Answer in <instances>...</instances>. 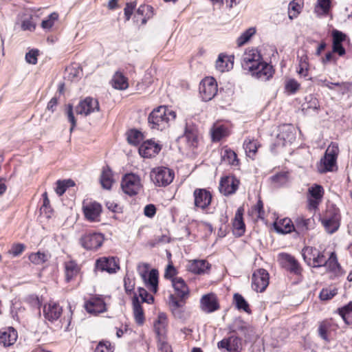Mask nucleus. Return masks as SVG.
<instances>
[{
  "mask_svg": "<svg viewBox=\"0 0 352 352\" xmlns=\"http://www.w3.org/2000/svg\"><path fill=\"white\" fill-rule=\"evenodd\" d=\"M280 263L282 266L295 275H300L302 272V267L298 261L292 255L289 254H282L280 255Z\"/></svg>",
  "mask_w": 352,
  "mask_h": 352,
  "instance_id": "nucleus-16",
  "label": "nucleus"
},
{
  "mask_svg": "<svg viewBox=\"0 0 352 352\" xmlns=\"http://www.w3.org/2000/svg\"><path fill=\"white\" fill-rule=\"evenodd\" d=\"M83 212L85 218L89 221H98L99 217L102 212V206L100 204L94 201L83 204Z\"/></svg>",
  "mask_w": 352,
  "mask_h": 352,
  "instance_id": "nucleus-21",
  "label": "nucleus"
},
{
  "mask_svg": "<svg viewBox=\"0 0 352 352\" xmlns=\"http://www.w3.org/2000/svg\"><path fill=\"white\" fill-rule=\"evenodd\" d=\"M256 30L253 28L246 30L241 35L237 38L238 46H242L247 43L250 38L255 34Z\"/></svg>",
  "mask_w": 352,
  "mask_h": 352,
  "instance_id": "nucleus-52",
  "label": "nucleus"
},
{
  "mask_svg": "<svg viewBox=\"0 0 352 352\" xmlns=\"http://www.w3.org/2000/svg\"><path fill=\"white\" fill-rule=\"evenodd\" d=\"M195 206L202 210L208 207L212 201V194L205 188H196L193 192Z\"/></svg>",
  "mask_w": 352,
  "mask_h": 352,
  "instance_id": "nucleus-14",
  "label": "nucleus"
},
{
  "mask_svg": "<svg viewBox=\"0 0 352 352\" xmlns=\"http://www.w3.org/2000/svg\"><path fill=\"white\" fill-rule=\"evenodd\" d=\"M337 325L332 319L324 320L318 324V333L319 337L327 342L331 341L330 335L332 331L336 329Z\"/></svg>",
  "mask_w": 352,
  "mask_h": 352,
  "instance_id": "nucleus-23",
  "label": "nucleus"
},
{
  "mask_svg": "<svg viewBox=\"0 0 352 352\" xmlns=\"http://www.w3.org/2000/svg\"><path fill=\"white\" fill-rule=\"evenodd\" d=\"M239 180L234 176H226L221 179L219 191L225 196L234 194L239 188Z\"/></svg>",
  "mask_w": 352,
  "mask_h": 352,
  "instance_id": "nucleus-12",
  "label": "nucleus"
},
{
  "mask_svg": "<svg viewBox=\"0 0 352 352\" xmlns=\"http://www.w3.org/2000/svg\"><path fill=\"white\" fill-rule=\"evenodd\" d=\"M161 146L152 140L144 142L139 148V153L144 158L155 157L161 151Z\"/></svg>",
  "mask_w": 352,
  "mask_h": 352,
  "instance_id": "nucleus-17",
  "label": "nucleus"
},
{
  "mask_svg": "<svg viewBox=\"0 0 352 352\" xmlns=\"http://www.w3.org/2000/svg\"><path fill=\"white\" fill-rule=\"evenodd\" d=\"M34 15H31L28 19H24L21 23V29L23 30L34 31L36 23L33 20Z\"/></svg>",
  "mask_w": 352,
  "mask_h": 352,
  "instance_id": "nucleus-57",
  "label": "nucleus"
},
{
  "mask_svg": "<svg viewBox=\"0 0 352 352\" xmlns=\"http://www.w3.org/2000/svg\"><path fill=\"white\" fill-rule=\"evenodd\" d=\"M162 316H159V319L154 324L155 332L159 338L163 337L166 333V322L165 318L162 320Z\"/></svg>",
  "mask_w": 352,
  "mask_h": 352,
  "instance_id": "nucleus-50",
  "label": "nucleus"
},
{
  "mask_svg": "<svg viewBox=\"0 0 352 352\" xmlns=\"http://www.w3.org/2000/svg\"><path fill=\"white\" fill-rule=\"evenodd\" d=\"M326 263V259L324 254L318 251V254H316L314 258H313L311 264L309 265L313 267H320L322 266H324Z\"/></svg>",
  "mask_w": 352,
  "mask_h": 352,
  "instance_id": "nucleus-54",
  "label": "nucleus"
},
{
  "mask_svg": "<svg viewBox=\"0 0 352 352\" xmlns=\"http://www.w3.org/2000/svg\"><path fill=\"white\" fill-rule=\"evenodd\" d=\"M299 64L297 72L303 77H307L309 69L308 57L306 54H303L298 57Z\"/></svg>",
  "mask_w": 352,
  "mask_h": 352,
  "instance_id": "nucleus-45",
  "label": "nucleus"
},
{
  "mask_svg": "<svg viewBox=\"0 0 352 352\" xmlns=\"http://www.w3.org/2000/svg\"><path fill=\"white\" fill-rule=\"evenodd\" d=\"M63 266L65 279L67 283H69L72 280L75 279L80 274L81 270L80 266L77 263L76 261L72 259L68 261H65L63 264Z\"/></svg>",
  "mask_w": 352,
  "mask_h": 352,
  "instance_id": "nucleus-24",
  "label": "nucleus"
},
{
  "mask_svg": "<svg viewBox=\"0 0 352 352\" xmlns=\"http://www.w3.org/2000/svg\"><path fill=\"white\" fill-rule=\"evenodd\" d=\"M121 188L130 197L138 195L142 188L140 176L134 173L125 174L121 181Z\"/></svg>",
  "mask_w": 352,
  "mask_h": 352,
  "instance_id": "nucleus-5",
  "label": "nucleus"
},
{
  "mask_svg": "<svg viewBox=\"0 0 352 352\" xmlns=\"http://www.w3.org/2000/svg\"><path fill=\"white\" fill-rule=\"evenodd\" d=\"M233 298L235 306L238 309L243 310L245 312L248 314L251 313L249 304L241 294L237 293L234 294Z\"/></svg>",
  "mask_w": 352,
  "mask_h": 352,
  "instance_id": "nucleus-44",
  "label": "nucleus"
},
{
  "mask_svg": "<svg viewBox=\"0 0 352 352\" xmlns=\"http://www.w3.org/2000/svg\"><path fill=\"white\" fill-rule=\"evenodd\" d=\"M200 307L206 313H212L219 309L217 297L213 294H205L200 300Z\"/></svg>",
  "mask_w": 352,
  "mask_h": 352,
  "instance_id": "nucleus-22",
  "label": "nucleus"
},
{
  "mask_svg": "<svg viewBox=\"0 0 352 352\" xmlns=\"http://www.w3.org/2000/svg\"><path fill=\"white\" fill-rule=\"evenodd\" d=\"M243 208L239 207L235 213L234 219L232 222L234 233L238 236L243 235L245 231V225L243 218Z\"/></svg>",
  "mask_w": 352,
  "mask_h": 352,
  "instance_id": "nucleus-29",
  "label": "nucleus"
},
{
  "mask_svg": "<svg viewBox=\"0 0 352 352\" xmlns=\"http://www.w3.org/2000/svg\"><path fill=\"white\" fill-rule=\"evenodd\" d=\"M58 19V14L56 12H52L51 13L47 18L43 19L41 22V28L45 30L48 31L50 30L53 25H54V23Z\"/></svg>",
  "mask_w": 352,
  "mask_h": 352,
  "instance_id": "nucleus-49",
  "label": "nucleus"
},
{
  "mask_svg": "<svg viewBox=\"0 0 352 352\" xmlns=\"http://www.w3.org/2000/svg\"><path fill=\"white\" fill-rule=\"evenodd\" d=\"M50 257V256L48 254L38 251L35 253H31L29 255V260L33 264L39 265L47 262Z\"/></svg>",
  "mask_w": 352,
  "mask_h": 352,
  "instance_id": "nucleus-42",
  "label": "nucleus"
},
{
  "mask_svg": "<svg viewBox=\"0 0 352 352\" xmlns=\"http://www.w3.org/2000/svg\"><path fill=\"white\" fill-rule=\"evenodd\" d=\"M222 160L232 166H238L239 160L236 153L230 148H226L221 155Z\"/></svg>",
  "mask_w": 352,
  "mask_h": 352,
  "instance_id": "nucleus-41",
  "label": "nucleus"
},
{
  "mask_svg": "<svg viewBox=\"0 0 352 352\" xmlns=\"http://www.w3.org/2000/svg\"><path fill=\"white\" fill-rule=\"evenodd\" d=\"M338 314L347 324H352V302L338 309Z\"/></svg>",
  "mask_w": 352,
  "mask_h": 352,
  "instance_id": "nucleus-40",
  "label": "nucleus"
},
{
  "mask_svg": "<svg viewBox=\"0 0 352 352\" xmlns=\"http://www.w3.org/2000/svg\"><path fill=\"white\" fill-rule=\"evenodd\" d=\"M184 137L190 147L196 148L198 145V129L193 124L186 123L184 130Z\"/></svg>",
  "mask_w": 352,
  "mask_h": 352,
  "instance_id": "nucleus-28",
  "label": "nucleus"
},
{
  "mask_svg": "<svg viewBox=\"0 0 352 352\" xmlns=\"http://www.w3.org/2000/svg\"><path fill=\"white\" fill-rule=\"evenodd\" d=\"M333 43H342L346 39V35L338 30H333L331 33Z\"/></svg>",
  "mask_w": 352,
  "mask_h": 352,
  "instance_id": "nucleus-61",
  "label": "nucleus"
},
{
  "mask_svg": "<svg viewBox=\"0 0 352 352\" xmlns=\"http://www.w3.org/2000/svg\"><path fill=\"white\" fill-rule=\"evenodd\" d=\"M104 236L101 233H85L80 239V243L83 248L87 250H97L103 243Z\"/></svg>",
  "mask_w": 352,
  "mask_h": 352,
  "instance_id": "nucleus-8",
  "label": "nucleus"
},
{
  "mask_svg": "<svg viewBox=\"0 0 352 352\" xmlns=\"http://www.w3.org/2000/svg\"><path fill=\"white\" fill-rule=\"evenodd\" d=\"M25 246L23 243L13 244L10 252L14 256H17L20 255L21 254H22V252L25 250Z\"/></svg>",
  "mask_w": 352,
  "mask_h": 352,
  "instance_id": "nucleus-64",
  "label": "nucleus"
},
{
  "mask_svg": "<svg viewBox=\"0 0 352 352\" xmlns=\"http://www.w3.org/2000/svg\"><path fill=\"white\" fill-rule=\"evenodd\" d=\"M99 109L98 101L91 97H87L85 99L80 101L76 107L77 114L84 115L85 116L95 111H98Z\"/></svg>",
  "mask_w": 352,
  "mask_h": 352,
  "instance_id": "nucleus-11",
  "label": "nucleus"
},
{
  "mask_svg": "<svg viewBox=\"0 0 352 352\" xmlns=\"http://www.w3.org/2000/svg\"><path fill=\"white\" fill-rule=\"evenodd\" d=\"M241 66L252 76L261 81H267L273 76V67L263 60V58L257 50L252 49L244 54Z\"/></svg>",
  "mask_w": 352,
  "mask_h": 352,
  "instance_id": "nucleus-1",
  "label": "nucleus"
},
{
  "mask_svg": "<svg viewBox=\"0 0 352 352\" xmlns=\"http://www.w3.org/2000/svg\"><path fill=\"white\" fill-rule=\"evenodd\" d=\"M62 311V307L58 303L54 301L49 302L43 307L44 317L50 322L57 320L60 318Z\"/></svg>",
  "mask_w": 352,
  "mask_h": 352,
  "instance_id": "nucleus-20",
  "label": "nucleus"
},
{
  "mask_svg": "<svg viewBox=\"0 0 352 352\" xmlns=\"http://www.w3.org/2000/svg\"><path fill=\"white\" fill-rule=\"evenodd\" d=\"M318 251L316 248L310 246H306L302 250V256L308 265L311 264L313 258L318 254Z\"/></svg>",
  "mask_w": 352,
  "mask_h": 352,
  "instance_id": "nucleus-47",
  "label": "nucleus"
},
{
  "mask_svg": "<svg viewBox=\"0 0 352 352\" xmlns=\"http://www.w3.org/2000/svg\"><path fill=\"white\" fill-rule=\"evenodd\" d=\"M96 268L101 272L115 273L119 269V265L114 257H103L96 262Z\"/></svg>",
  "mask_w": 352,
  "mask_h": 352,
  "instance_id": "nucleus-19",
  "label": "nucleus"
},
{
  "mask_svg": "<svg viewBox=\"0 0 352 352\" xmlns=\"http://www.w3.org/2000/svg\"><path fill=\"white\" fill-rule=\"evenodd\" d=\"M137 2L135 1H131L126 3V6L124 9V14L126 21H129L131 15L133 13L135 8H136Z\"/></svg>",
  "mask_w": 352,
  "mask_h": 352,
  "instance_id": "nucleus-60",
  "label": "nucleus"
},
{
  "mask_svg": "<svg viewBox=\"0 0 352 352\" xmlns=\"http://www.w3.org/2000/svg\"><path fill=\"white\" fill-rule=\"evenodd\" d=\"M338 294L336 288H324L321 290L319 297L322 300H329L333 298Z\"/></svg>",
  "mask_w": 352,
  "mask_h": 352,
  "instance_id": "nucleus-53",
  "label": "nucleus"
},
{
  "mask_svg": "<svg viewBox=\"0 0 352 352\" xmlns=\"http://www.w3.org/2000/svg\"><path fill=\"white\" fill-rule=\"evenodd\" d=\"M325 230L329 234L336 232L340 226V214L337 208L328 209L320 219Z\"/></svg>",
  "mask_w": 352,
  "mask_h": 352,
  "instance_id": "nucleus-6",
  "label": "nucleus"
},
{
  "mask_svg": "<svg viewBox=\"0 0 352 352\" xmlns=\"http://www.w3.org/2000/svg\"><path fill=\"white\" fill-rule=\"evenodd\" d=\"M113 346L109 341H100L96 347L95 352H113Z\"/></svg>",
  "mask_w": 352,
  "mask_h": 352,
  "instance_id": "nucleus-55",
  "label": "nucleus"
},
{
  "mask_svg": "<svg viewBox=\"0 0 352 352\" xmlns=\"http://www.w3.org/2000/svg\"><path fill=\"white\" fill-rule=\"evenodd\" d=\"M113 182V173L109 166L103 168L101 177L100 183L102 186L107 190L111 189Z\"/></svg>",
  "mask_w": 352,
  "mask_h": 352,
  "instance_id": "nucleus-37",
  "label": "nucleus"
},
{
  "mask_svg": "<svg viewBox=\"0 0 352 352\" xmlns=\"http://www.w3.org/2000/svg\"><path fill=\"white\" fill-rule=\"evenodd\" d=\"M176 118L175 111L166 106L155 108L148 115V124L151 129L164 131L169 127L170 123Z\"/></svg>",
  "mask_w": 352,
  "mask_h": 352,
  "instance_id": "nucleus-3",
  "label": "nucleus"
},
{
  "mask_svg": "<svg viewBox=\"0 0 352 352\" xmlns=\"http://www.w3.org/2000/svg\"><path fill=\"white\" fill-rule=\"evenodd\" d=\"M300 84L294 78H290L285 81V91L288 95L295 94L300 89Z\"/></svg>",
  "mask_w": 352,
  "mask_h": 352,
  "instance_id": "nucleus-46",
  "label": "nucleus"
},
{
  "mask_svg": "<svg viewBox=\"0 0 352 352\" xmlns=\"http://www.w3.org/2000/svg\"><path fill=\"white\" fill-rule=\"evenodd\" d=\"M330 271L337 272L340 269V265L339 264L337 258L336 254L331 252L328 260H326L324 265Z\"/></svg>",
  "mask_w": 352,
  "mask_h": 352,
  "instance_id": "nucleus-48",
  "label": "nucleus"
},
{
  "mask_svg": "<svg viewBox=\"0 0 352 352\" xmlns=\"http://www.w3.org/2000/svg\"><path fill=\"white\" fill-rule=\"evenodd\" d=\"M305 102L302 105V110L308 114L311 111L317 113L320 109L319 100L314 95H308L305 98Z\"/></svg>",
  "mask_w": 352,
  "mask_h": 352,
  "instance_id": "nucleus-34",
  "label": "nucleus"
},
{
  "mask_svg": "<svg viewBox=\"0 0 352 352\" xmlns=\"http://www.w3.org/2000/svg\"><path fill=\"white\" fill-rule=\"evenodd\" d=\"M150 177L153 184L159 187L169 185L175 177V173L169 168L159 166L152 169Z\"/></svg>",
  "mask_w": 352,
  "mask_h": 352,
  "instance_id": "nucleus-4",
  "label": "nucleus"
},
{
  "mask_svg": "<svg viewBox=\"0 0 352 352\" xmlns=\"http://www.w3.org/2000/svg\"><path fill=\"white\" fill-rule=\"evenodd\" d=\"M226 135V129L222 126L215 128L212 133V138L214 142H218Z\"/></svg>",
  "mask_w": 352,
  "mask_h": 352,
  "instance_id": "nucleus-56",
  "label": "nucleus"
},
{
  "mask_svg": "<svg viewBox=\"0 0 352 352\" xmlns=\"http://www.w3.org/2000/svg\"><path fill=\"white\" fill-rule=\"evenodd\" d=\"M39 54V51L36 49H32L30 50L28 52L25 54V60L27 63L32 64V65H36L37 63L38 60V56Z\"/></svg>",
  "mask_w": 352,
  "mask_h": 352,
  "instance_id": "nucleus-58",
  "label": "nucleus"
},
{
  "mask_svg": "<svg viewBox=\"0 0 352 352\" xmlns=\"http://www.w3.org/2000/svg\"><path fill=\"white\" fill-rule=\"evenodd\" d=\"M126 139L129 144L137 146L142 140V134L137 129H131L126 133Z\"/></svg>",
  "mask_w": 352,
  "mask_h": 352,
  "instance_id": "nucleus-43",
  "label": "nucleus"
},
{
  "mask_svg": "<svg viewBox=\"0 0 352 352\" xmlns=\"http://www.w3.org/2000/svg\"><path fill=\"white\" fill-rule=\"evenodd\" d=\"M269 280L270 275L266 270H256L252 276V289L256 292H263L269 285Z\"/></svg>",
  "mask_w": 352,
  "mask_h": 352,
  "instance_id": "nucleus-7",
  "label": "nucleus"
},
{
  "mask_svg": "<svg viewBox=\"0 0 352 352\" xmlns=\"http://www.w3.org/2000/svg\"><path fill=\"white\" fill-rule=\"evenodd\" d=\"M274 228L277 233L285 234L294 232V224L290 219L283 218L274 223Z\"/></svg>",
  "mask_w": 352,
  "mask_h": 352,
  "instance_id": "nucleus-30",
  "label": "nucleus"
},
{
  "mask_svg": "<svg viewBox=\"0 0 352 352\" xmlns=\"http://www.w3.org/2000/svg\"><path fill=\"white\" fill-rule=\"evenodd\" d=\"M259 146L260 145L256 140H250L249 138L245 139L243 142V148L245 149L246 155L248 157L253 159Z\"/></svg>",
  "mask_w": 352,
  "mask_h": 352,
  "instance_id": "nucleus-38",
  "label": "nucleus"
},
{
  "mask_svg": "<svg viewBox=\"0 0 352 352\" xmlns=\"http://www.w3.org/2000/svg\"><path fill=\"white\" fill-rule=\"evenodd\" d=\"M217 84L214 78L204 79L199 85V93L204 101L212 99L217 93Z\"/></svg>",
  "mask_w": 352,
  "mask_h": 352,
  "instance_id": "nucleus-9",
  "label": "nucleus"
},
{
  "mask_svg": "<svg viewBox=\"0 0 352 352\" xmlns=\"http://www.w3.org/2000/svg\"><path fill=\"white\" fill-rule=\"evenodd\" d=\"M172 285L175 294L169 295L168 306L174 317L181 319L184 316V311L182 309L189 297L190 290L184 279L181 277L173 278Z\"/></svg>",
  "mask_w": 352,
  "mask_h": 352,
  "instance_id": "nucleus-2",
  "label": "nucleus"
},
{
  "mask_svg": "<svg viewBox=\"0 0 352 352\" xmlns=\"http://www.w3.org/2000/svg\"><path fill=\"white\" fill-rule=\"evenodd\" d=\"M272 182L276 186L279 187L286 184L288 182V175L287 173H279L271 177Z\"/></svg>",
  "mask_w": 352,
  "mask_h": 352,
  "instance_id": "nucleus-51",
  "label": "nucleus"
},
{
  "mask_svg": "<svg viewBox=\"0 0 352 352\" xmlns=\"http://www.w3.org/2000/svg\"><path fill=\"white\" fill-rule=\"evenodd\" d=\"M312 219L303 216H298L294 219V232L298 235H303L309 230Z\"/></svg>",
  "mask_w": 352,
  "mask_h": 352,
  "instance_id": "nucleus-32",
  "label": "nucleus"
},
{
  "mask_svg": "<svg viewBox=\"0 0 352 352\" xmlns=\"http://www.w3.org/2000/svg\"><path fill=\"white\" fill-rule=\"evenodd\" d=\"M136 14L143 16L142 24H146L148 19L153 17V8L150 5L142 4L139 6L137 10Z\"/></svg>",
  "mask_w": 352,
  "mask_h": 352,
  "instance_id": "nucleus-39",
  "label": "nucleus"
},
{
  "mask_svg": "<svg viewBox=\"0 0 352 352\" xmlns=\"http://www.w3.org/2000/svg\"><path fill=\"white\" fill-rule=\"evenodd\" d=\"M112 87L118 90H125L129 87L128 78L120 72H116L111 80Z\"/></svg>",
  "mask_w": 352,
  "mask_h": 352,
  "instance_id": "nucleus-35",
  "label": "nucleus"
},
{
  "mask_svg": "<svg viewBox=\"0 0 352 352\" xmlns=\"http://www.w3.org/2000/svg\"><path fill=\"white\" fill-rule=\"evenodd\" d=\"M233 56H227L223 54H220L216 60V69L220 72L229 71L233 67Z\"/></svg>",
  "mask_w": 352,
  "mask_h": 352,
  "instance_id": "nucleus-31",
  "label": "nucleus"
},
{
  "mask_svg": "<svg viewBox=\"0 0 352 352\" xmlns=\"http://www.w3.org/2000/svg\"><path fill=\"white\" fill-rule=\"evenodd\" d=\"M321 161L324 166V171H331L336 163V152L333 150L330 151L329 148H328L324 154V158L322 159Z\"/></svg>",
  "mask_w": 352,
  "mask_h": 352,
  "instance_id": "nucleus-36",
  "label": "nucleus"
},
{
  "mask_svg": "<svg viewBox=\"0 0 352 352\" xmlns=\"http://www.w3.org/2000/svg\"><path fill=\"white\" fill-rule=\"evenodd\" d=\"M295 140L296 133L292 125H284L280 129V132L277 135L278 144L286 146L292 144Z\"/></svg>",
  "mask_w": 352,
  "mask_h": 352,
  "instance_id": "nucleus-18",
  "label": "nucleus"
},
{
  "mask_svg": "<svg viewBox=\"0 0 352 352\" xmlns=\"http://www.w3.org/2000/svg\"><path fill=\"white\" fill-rule=\"evenodd\" d=\"M146 270L144 272H140V274L145 283L146 286L154 294L158 290V277L159 273L156 269H152L146 276L148 268V264H144Z\"/></svg>",
  "mask_w": 352,
  "mask_h": 352,
  "instance_id": "nucleus-13",
  "label": "nucleus"
},
{
  "mask_svg": "<svg viewBox=\"0 0 352 352\" xmlns=\"http://www.w3.org/2000/svg\"><path fill=\"white\" fill-rule=\"evenodd\" d=\"M308 192L309 196L307 199V208L309 210H316L322 201L323 188L320 185L315 184L309 188Z\"/></svg>",
  "mask_w": 352,
  "mask_h": 352,
  "instance_id": "nucleus-10",
  "label": "nucleus"
},
{
  "mask_svg": "<svg viewBox=\"0 0 352 352\" xmlns=\"http://www.w3.org/2000/svg\"><path fill=\"white\" fill-rule=\"evenodd\" d=\"M85 309L91 314H100L106 311V304L100 297H93L85 304Z\"/></svg>",
  "mask_w": 352,
  "mask_h": 352,
  "instance_id": "nucleus-25",
  "label": "nucleus"
},
{
  "mask_svg": "<svg viewBox=\"0 0 352 352\" xmlns=\"http://www.w3.org/2000/svg\"><path fill=\"white\" fill-rule=\"evenodd\" d=\"M170 242V238L166 234H162L161 236H156L151 241V245L152 247L155 246L160 243H166Z\"/></svg>",
  "mask_w": 352,
  "mask_h": 352,
  "instance_id": "nucleus-63",
  "label": "nucleus"
},
{
  "mask_svg": "<svg viewBox=\"0 0 352 352\" xmlns=\"http://www.w3.org/2000/svg\"><path fill=\"white\" fill-rule=\"evenodd\" d=\"M132 302L135 321L138 325H142L145 321V317L141 302L136 294L133 297Z\"/></svg>",
  "mask_w": 352,
  "mask_h": 352,
  "instance_id": "nucleus-33",
  "label": "nucleus"
},
{
  "mask_svg": "<svg viewBox=\"0 0 352 352\" xmlns=\"http://www.w3.org/2000/svg\"><path fill=\"white\" fill-rule=\"evenodd\" d=\"M67 114L68 120L71 123L70 131H72L76 125V120L73 113V107L72 104H68L67 108Z\"/></svg>",
  "mask_w": 352,
  "mask_h": 352,
  "instance_id": "nucleus-62",
  "label": "nucleus"
},
{
  "mask_svg": "<svg viewBox=\"0 0 352 352\" xmlns=\"http://www.w3.org/2000/svg\"><path fill=\"white\" fill-rule=\"evenodd\" d=\"M210 267L206 260H192L188 262L187 270L195 274H203L208 273Z\"/></svg>",
  "mask_w": 352,
  "mask_h": 352,
  "instance_id": "nucleus-26",
  "label": "nucleus"
},
{
  "mask_svg": "<svg viewBox=\"0 0 352 352\" xmlns=\"http://www.w3.org/2000/svg\"><path fill=\"white\" fill-rule=\"evenodd\" d=\"M17 337V331L13 327L3 329L0 331V344L4 346H10L14 344Z\"/></svg>",
  "mask_w": 352,
  "mask_h": 352,
  "instance_id": "nucleus-27",
  "label": "nucleus"
},
{
  "mask_svg": "<svg viewBox=\"0 0 352 352\" xmlns=\"http://www.w3.org/2000/svg\"><path fill=\"white\" fill-rule=\"evenodd\" d=\"M138 295L141 298L142 302L151 304L154 301L153 296L149 294L148 292L142 287L138 288Z\"/></svg>",
  "mask_w": 352,
  "mask_h": 352,
  "instance_id": "nucleus-59",
  "label": "nucleus"
},
{
  "mask_svg": "<svg viewBox=\"0 0 352 352\" xmlns=\"http://www.w3.org/2000/svg\"><path fill=\"white\" fill-rule=\"evenodd\" d=\"M217 346L219 349H225L228 352H241L242 340L237 336H231L219 341Z\"/></svg>",
  "mask_w": 352,
  "mask_h": 352,
  "instance_id": "nucleus-15",
  "label": "nucleus"
}]
</instances>
